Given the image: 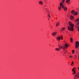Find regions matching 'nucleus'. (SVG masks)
<instances>
[{
  "mask_svg": "<svg viewBox=\"0 0 79 79\" xmlns=\"http://www.w3.org/2000/svg\"><path fill=\"white\" fill-rule=\"evenodd\" d=\"M69 26H71V27L69 26H68L67 28L70 31H73V30H74V25L72 23H71L70 21H69Z\"/></svg>",
  "mask_w": 79,
  "mask_h": 79,
  "instance_id": "nucleus-1",
  "label": "nucleus"
},
{
  "mask_svg": "<svg viewBox=\"0 0 79 79\" xmlns=\"http://www.w3.org/2000/svg\"><path fill=\"white\" fill-rule=\"evenodd\" d=\"M60 6H62V8L64 10V11H66L68 10V8L67 7L65 6V5H63L62 3H60Z\"/></svg>",
  "mask_w": 79,
  "mask_h": 79,
  "instance_id": "nucleus-2",
  "label": "nucleus"
},
{
  "mask_svg": "<svg viewBox=\"0 0 79 79\" xmlns=\"http://www.w3.org/2000/svg\"><path fill=\"white\" fill-rule=\"evenodd\" d=\"M76 44L75 45V48H78V47H79V41H76L75 42Z\"/></svg>",
  "mask_w": 79,
  "mask_h": 79,
  "instance_id": "nucleus-3",
  "label": "nucleus"
},
{
  "mask_svg": "<svg viewBox=\"0 0 79 79\" xmlns=\"http://www.w3.org/2000/svg\"><path fill=\"white\" fill-rule=\"evenodd\" d=\"M56 39L57 40H58V41H60V39H62L63 40V35H61L60 36H58V37L56 38Z\"/></svg>",
  "mask_w": 79,
  "mask_h": 79,
  "instance_id": "nucleus-4",
  "label": "nucleus"
},
{
  "mask_svg": "<svg viewBox=\"0 0 79 79\" xmlns=\"http://www.w3.org/2000/svg\"><path fill=\"white\" fill-rule=\"evenodd\" d=\"M79 22L76 23L77 25H76V27L77 28V30L78 32H79V26H78V25H79Z\"/></svg>",
  "mask_w": 79,
  "mask_h": 79,
  "instance_id": "nucleus-5",
  "label": "nucleus"
},
{
  "mask_svg": "<svg viewBox=\"0 0 79 79\" xmlns=\"http://www.w3.org/2000/svg\"><path fill=\"white\" fill-rule=\"evenodd\" d=\"M57 34V32H54L52 34V35H53L54 36H55Z\"/></svg>",
  "mask_w": 79,
  "mask_h": 79,
  "instance_id": "nucleus-6",
  "label": "nucleus"
},
{
  "mask_svg": "<svg viewBox=\"0 0 79 79\" xmlns=\"http://www.w3.org/2000/svg\"><path fill=\"white\" fill-rule=\"evenodd\" d=\"M77 15H78V12H77V11H76L75 12H74V14H73V15H74V16Z\"/></svg>",
  "mask_w": 79,
  "mask_h": 79,
  "instance_id": "nucleus-7",
  "label": "nucleus"
},
{
  "mask_svg": "<svg viewBox=\"0 0 79 79\" xmlns=\"http://www.w3.org/2000/svg\"><path fill=\"white\" fill-rule=\"evenodd\" d=\"M70 19H74V16H73V15H71L70 17Z\"/></svg>",
  "mask_w": 79,
  "mask_h": 79,
  "instance_id": "nucleus-8",
  "label": "nucleus"
},
{
  "mask_svg": "<svg viewBox=\"0 0 79 79\" xmlns=\"http://www.w3.org/2000/svg\"><path fill=\"white\" fill-rule=\"evenodd\" d=\"M58 46L59 47V48L60 49H61V48H63V47L60 44Z\"/></svg>",
  "mask_w": 79,
  "mask_h": 79,
  "instance_id": "nucleus-9",
  "label": "nucleus"
},
{
  "mask_svg": "<svg viewBox=\"0 0 79 79\" xmlns=\"http://www.w3.org/2000/svg\"><path fill=\"white\" fill-rule=\"evenodd\" d=\"M75 12V10H72L71 13L72 14V15H73V14Z\"/></svg>",
  "mask_w": 79,
  "mask_h": 79,
  "instance_id": "nucleus-10",
  "label": "nucleus"
},
{
  "mask_svg": "<svg viewBox=\"0 0 79 79\" xmlns=\"http://www.w3.org/2000/svg\"><path fill=\"white\" fill-rule=\"evenodd\" d=\"M75 22H78V21H79V18H78L75 20Z\"/></svg>",
  "mask_w": 79,
  "mask_h": 79,
  "instance_id": "nucleus-11",
  "label": "nucleus"
},
{
  "mask_svg": "<svg viewBox=\"0 0 79 79\" xmlns=\"http://www.w3.org/2000/svg\"><path fill=\"white\" fill-rule=\"evenodd\" d=\"M61 8H62V6H59L58 8V9L59 10H61Z\"/></svg>",
  "mask_w": 79,
  "mask_h": 79,
  "instance_id": "nucleus-12",
  "label": "nucleus"
},
{
  "mask_svg": "<svg viewBox=\"0 0 79 79\" xmlns=\"http://www.w3.org/2000/svg\"><path fill=\"white\" fill-rule=\"evenodd\" d=\"M55 50H56V51H60V49L59 48H56L55 49Z\"/></svg>",
  "mask_w": 79,
  "mask_h": 79,
  "instance_id": "nucleus-13",
  "label": "nucleus"
},
{
  "mask_svg": "<svg viewBox=\"0 0 79 79\" xmlns=\"http://www.w3.org/2000/svg\"><path fill=\"white\" fill-rule=\"evenodd\" d=\"M39 3L40 5H43V2H42V1H40L39 2Z\"/></svg>",
  "mask_w": 79,
  "mask_h": 79,
  "instance_id": "nucleus-14",
  "label": "nucleus"
},
{
  "mask_svg": "<svg viewBox=\"0 0 79 79\" xmlns=\"http://www.w3.org/2000/svg\"><path fill=\"white\" fill-rule=\"evenodd\" d=\"M64 30H65V28L64 27H63V28L61 29V31H62V32H63V31H64Z\"/></svg>",
  "mask_w": 79,
  "mask_h": 79,
  "instance_id": "nucleus-15",
  "label": "nucleus"
},
{
  "mask_svg": "<svg viewBox=\"0 0 79 79\" xmlns=\"http://www.w3.org/2000/svg\"><path fill=\"white\" fill-rule=\"evenodd\" d=\"M69 2H70V0H67L66 3H69Z\"/></svg>",
  "mask_w": 79,
  "mask_h": 79,
  "instance_id": "nucleus-16",
  "label": "nucleus"
},
{
  "mask_svg": "<svg viewBox=\"0 0 79 79\" xmlns=\"http://www.w3.org/2000/svg\"><path fill=\"white\" fill-rule=\"evenodd\" d=\"M64 45L66 48H68V45H67V44H65Z\"/></svg>",
  "mask_w": 79,
  "mask_h": 79,
  "instance_id": "nucleus-17",
  "label": "nucleus"
},
{
  "mask_svg": "<svg viewBox=\"0 0 79 79\" xmlns=\"http://www.w3.org/2000/svg\"><path fill=\"white\" fill-rule=\"evenodd\" d=\"M75 69H76V68H75V67L73 68L72 69V72H73V71H75Z\"/></svg>",
  "mask_w": 79,
  "mask_h": 79,
  "instance_id": "nucleus-18",
  "label": "nucleus"
},
{
  "mask_svg": "<svg viewBox=\"0 0 79 79\" xmlns=\"http://www.w3.org/2000/svg\"><path fill=\"white\" fill-rule=\"evenodd\" d=\"M70 42H71V43H72V42H73V38H71L70 39Z\"/></svg>",
  "mask_w": 79,
  "mask_h": 79,
  "instance_id": "nucleus-19",
  "label": "nucleus"
},
{
  "mask_svg": "<svg viewBox=\"0 0 79 79\" xmlns=\"http://www.w3.org/2000/svg\"><path fill=\"white\" fill-rule=\"evenodd\" d=\"M73 74H75L76 73V71H73Z\"/></svg>",
  "mask_w": 79,
  "mask_h": 79,
  "instance_id": "nucleus-20",
  "label": "nucleus"
},
{
  "mask_svg": "<svg viewBox=\"0 0 79 79\" xmlns=\"http://www.w3.org/2000/svg\"><path fill=\"white\" fill-rule=\"evenodd\" d=\"M73 65H74V62L73 61H72V62L71 63V65L73 66Z\"/></svg>",
  "mask_w": 79,
  "mask_h": 79,
  "instance_id": "nucleus-21",
  "label": "nucleus"
},
{
  "mask_svg": "<svg viewBox=\"0 0 79 79\" xmlns=\"http://www.w3.org/2000/svg\"><path fill=\"white\" fill-rule=\"evenodd\" d=\"M74 52H75V51H74V50H73L72 51V53L73 54H74Z\"/></svg>",
  "mask_w": 79,
  "mask_h": 79,
  "instance_id": "nucleus-22",
  "label": "nucleus"
},
{
  "mask_svg": "<svg viewBox=\"0 0 79 79\" xmlns=\"http://www.w3.org/2000/svg\"><path fill=\"white\" fill-rule=\"evenodd\" d=\"M76 77H79V74L77 75H76L75 76Z\"/></svg>",
  "mask_w": 79,
  "mask_h": 79,
  "instance_id": "nucleus-23",
  "label": "nucleus"
},
{
  "mask_svg": "<svg viewBox=\"0 0 79 79\" xmlns=\"http://www.w3.org/2000/svg\"><path fill=\"white\" fill-rule=\"evenodd\" d=\"M65 1V0H62V2L63 3V4H64Z\"/></svg>",
  "mask_w": 79,
  "mask_h": 79,
  "instance_id": "nucleus-24",
  "label": "nucleus"
},
{
  "mask_svg": "<svg viewBox=\"0 0 79 79\" xmlns=\"http://www.w3.org/2000/svg\"><path fill=\"white\" fill-rule=\"evenodd\" d=\"M62 48L63 50H65V47H64V46H63V47H62Z\"/></svg>",
  "mask_w": 79,
  "mask_h": 79,
  "instance_id": "nucleus-25",
  "label": "nucleus"
},
{
  "mask_svg": "<svg viewBox=\"0 0 79 79\" xmlns=\"http://www.w3.org/2000/svg\"><path fill=\"white\" fill-rule=\"evenodd\" d=\"M57 24L58 26H59L60 24V22H58Z\"/></svg>",
  "mask_w": 79,
  "mask_h": 79,
  "instance_id": "nucleus-26",
  "label": "nucleus"
},
{
  "mask_svg": "<svg viewBox=\"0 0 79 79\" xmlns=\"http://www.w3.org/2000/svg\"><path fill=\"white\" fill-rule=\"evenodd\" d=\"M48 16L49 18H50V15H48Z\"/></svg>",
  "mask_w": 79,
  "mask_h": 79,
  "instance_id": "nucleus-27",
  "label": "nucleus"
},
{
  "mask_svg": "<svg viewBox=\"0 0 79 79\" xmlns=\"http://www.w3.org/2000/svg\"><path fill=\"white\" fill-rule=\"evenodd\" d=\"M72 57H73V56H69V58H71Z\"/></svg>",
  "mask_w": 79,
  "mask_h": 79,
  "instance_id": "nucleus-28",
  "label": "nucleus"
},
{
  "mask_svg": "<svg viewBox=\"0 0 79 79\" xmlns=\"http://www.w3.org/2000/svg\"><path fill=\"white\" fill-rule=\"evenodd\" d=\"M56 27H57V26H58V23H56Z\"/></svg>",
  "mask_w": 79,
  "mask_h": 79,
  "instance_id": "nucleus-29",
  "label": "nucleus"
},
{
  "mask_svg": "<svg viewBox=\"0 0 79 79\" xmlns=\"http://www.w3.org/2000/svg\"><path fill=\"white\" fill-rule=\"evenodd\" d=\"M64 54H66V52H64Z\"/></svg>",
  "mask_w": 79,
  "mask_h": 79,
  "instance_id": "nucleus-30",
  "label": "nucleus"
},
{
  "mask_svg": "<svg viewBox=\"0 0 79 79\" xmlns=\"http://www.w3.org/2000/svg\"><path fill=\"white\" fill-rule=\"evenodd\" d=\"M75 57H76V56L75 55Z\"/></svg>",
  "mask_w": 79,
  "mask_h": 79,
  "instance_id": "nucleus-31",
  "label": "nucleus"
},
{
  "mask_svg": "<svg viewBox=\"0 0 79 79\" xmlns=\"http://www.w3.org/2000/svg\"><path fill=\"white\" fill-rule=\"evenodd\" d=\"M48 20H50V19L49 18H48Z\"/></svg>",
  "mask_w": 79,
  "mask_h": 79,
  "instance_id": "nucleus-32",
  "label": "nucleus"
},
{
  "mask_svg": "<svg viewBox=\"0 0 79 79\" xmlns=\"http://www.w3.org/2000/svg\"><path fill=\"white\" fill-rule=\"evenodd\" d=\"M64 52H66V50H65V51H64Z\"/></svg>",
  "mask_w": 79,
  "mask_h": 79,
  "instance_id": "nucleus-33",
  "label": "nucleus"
},
{
  "mask_svg": "<svg viewBox=\"0 0 79 79\" xmlns=\"http://www.w3.org/2000/svg\"><path fill=\"white\" fill-rule=\"evenodd\" d=\"M74 79H76V78H74Z\"/></svg>",
  "mask_w": 79,
  "mask_h": 79,
  "instance_id": "nucleus-34",
  "label": "nucleus"
}]
</instances>
